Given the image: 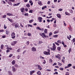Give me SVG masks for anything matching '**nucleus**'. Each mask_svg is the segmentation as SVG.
<instances>
[{
	"instance_id": "obj_1",
	"label": "nucleus",
	"mask_w": 75,
	"mask_h": 75,
	"mask_svg": "<svg viewBox=\"0 0 75 75\" xmlns=\"http://www.w3.org/2000/svg\"><path fill=\"white\" fill-rule=\"evenodd\" d=\"M53 46H52V47L50 48V50L52 51H55L56 50V49H57V46H56V45H55V43H53L52 44Z\"/></svg>"
},
{
	"instance_id": "obj_2",
	"label": "nucleus",
	"mask_w": 75,
	"mask_h": 75,
	"mask_svg": "<svg viewBox=\"0 0 75 75\" xmlns=\"http://www.w3.org/2000/svg\"><path fill=\"white\" fill-rule=\"evenodd\" d=\"M40 35H41V37H42L43 38H47L48 37V36L45 35V34L44 33H42V34H40Z\"/></svg>"
},
{
	"instance_id": "obj_3",
	"label": "nucleus",
	"mask_w": 75,
	"mask_h": 75,
	"mask_svg": "<svg viewBox=\"0 0 75 75\" xmlns=\"http://www.w3.org/2000/svg\"><path fill=\"white\" fill-rule=\"evenodd\" d=\"M12 38L14 39L16 38V34L14 32H13L11 34Z\"/></svg>"
},
{
	"instance_id": "obj_4",
	"label": "nucleus",
	"mask_w": 75,
	"mask_h": 75,
	"mask_svg": "<svg viewBox=\"0 0 75 75\" xmlns=\"http://www.w3.org/2000/svg\"><path fill=\"white\" fill-rule=\"evenodd\" d=\"M17 43V41H14L12 42L11 44V45L12 46H14Z\"/></svg>"
},
{
	"instance_id": "obj_5",
	"label": "nucleus",
	"mask_w": 75,
	"mask_h": 75,
	"mask_svg": "<svg viewBox=\"0 0 75 75\" xmlns=\"http://www.w3.org/2000/svg\"><path fill=\"white\" fill-rule=\"evenodd\" d=\"M38 21L39 23H41L42 21V18L41 17H39L38 18Z\"/></svg>"
},
{
	"instance_id": "obj_6",
	"label": "nucleus",
	"mask_w": 75,
	"mask_h": 75,
	"mask_svg": "<svg viewBox=\"0 0 75 75\" xmlns=\"http://www.w3.org/2000/svg\"><path fill=\"white\" fill-rule=\"evenodd\" d=\"M55 57L56 58H58L59 59H60L61 58V56L59 54H57V55H56L55 56Z\"/></svg>"
},
{
	"instance_id": "obj_7",
	"label": "nucleus",
	"mask_w": 75,
	"mask_h": 75,
	"mask_svg": "<svg viewBox=\"0 0 75 75\" xmlns=\"http://www.w3.org/2000/svg\"><path fill=\"white\" fill-rule=\"evenodd\" d=\"M20 10L21 13H24L25 9L24 7H22V8H21Z\"/></svg>"
},
{
	"instance_id": "obj_8",
	"label": "nucleus",
	"mask_w": 75,
	"mask_h": 75,
	"mask_svg": "<svg viewBox=\"0 0 75 75\" xmlns=\"http://www.w3.org/2000/svg\"><path fill=\"white\" fill-rule=\"evenodd\" d=\"M19 24L18 23H16V24L15 25V27L16 28H19Z\"/></svg>"
},
{
	"instance_id": "obj_9",
	"label": "nucleus",
	"mask_w": 75,
	"mask_h": 75,
	"mask_svg": "<svg viewBox=\"0 0 75 75\" xmlns=\"http://www.w3.org/2000/svg\"><path fill=\"white\" fill-rule=\"evenodd\" d=\"M35 72V70H33L32 71H30V75H33V74H34Z\"/></svg>"
},
{
	"instance_id": "obj_10",
	"label": "nucleus",
	"mask_w": 75,
	"mask_h": 75,
	"mask_svg": "<svg viewBox=\"0 0 75 75\" xmlns=\"http://www.w3.org/2000/svg\"><path fill=\"white\" fill-rule=\"evenodd\" d=\"M32 51L33 52H35V51H37V50L35 48L33 47L32 48Z\"/></svg>"
},
{
	"instance_id": "obj_11",
	"label": "nucleus",
	"mask_w": 75,
	"mask_h": 75,
	"mask_svg": "<svg viewBox=\"0 0 75 75\" xmlns=\"http://www.w3.org/2000/svg\"><path fill=\"white\" fill-rule=\"evenodd\" d=\"M38 4L40 6H42L43 4H42V3L41 1H39L38 2Z\"/></svg>"
},
{
	"instance_id": "obj_12",
	"label": "nucleus",
	"mask_w": 75,
	"mask_h": 75,
	"mask_svg": "<svg viewBox=\"0 0 75 75\" xmlns=\"http://www.w3.org/2000/svg\"><path fill=\"white\" fill-rule=\"evenodd\" d=\"M12 68L13 72H15L16 71V69L15 68V67H14L13 66L12 67Z\"/></svg>"
},
{
	"instance_id": "obj_13",
	"label": "nucleus",
	"mask_w": 75,
	"mask_h": 75,
	"mask_svg": "<svg viewBox=\"0 0 75 75\" xmlns=\"http://www.w3.org/2000/svg\"><path fill=\"white\" fill-rule=\"evenodd\" d=\"M15 64H16V60H13L11 62V64L14 65H15Z\"/></svg>"
},
{
	"instance_id": "obj_14",
	"label": "nucleus",
	"mask_w": 75,
	"mask_h": 75,
	"mask_svg": "<svg viewBox=\"0 0 75 75\" xmlns=\"http://www.w3.org/2000/svg\"><path fill=\"white\" fill-rule=\"evenodd\" d=\"M43 54L45 55H50V54H49V53L48 52L46 51H44L43 52Z\"/></svg>"
},
{
	"instance_id": "obj_15",
	"label": "nucleus",
	"mask_w": 75,
	"mask_h": 75,
	"mask_svg": "<svg viewBox=\"0 0 75 75\" xmlns=\"http://www.w3.org/2000/svg\"><path fill=\"white\" fill-rule=\"evenodd\" d=\"M38 69L40 71L42 70V68L40 65H38Z\"/></svg>"
},
{
	"instance_id": "obj_16",
	"label": "nucleus",
	"mask_w": 75,
	"mask_h": 75,
	"mask_svg": "<svg viewBox=\"0 0 75 75\" xmlns=\"http://www.w3.org/2000/svg\"><path fill=\"white\" fill-rule=\"evenodd\" d=\"M57 17H58V18H61V15L59 13H58L57 14Z\"/></svg>"
},
{
	"instance_id": "obj_17",
	"label": "nucleus",
	"mask_w": 75,
	"mask_h": 75,
	"mask_svg": "<svg viewBox=\"0 0 75 75\" xmlns=\"http://www.w3.org/2000/svg\"><path fill=\"white\" fill-rule=\"evenodd\" d=\"M8 75H13L12 74V72L11 71H8Z\"/></svg>"
},
{
	"instance_id": "obj_18",
	"label": "nucleus",
	"mask_w": 75,
	"mask_h": 75,
	"mask_svg": "<svg viewBox=\"0 0 75 75\" xmlns=\"http://www.w3.org/2000/svg\"><path fill=\"white\" fill-rule=\"evenodd\" d=\"M37 75H41V72L40 71H38V72L37 73Z\"/></svg>"
},
{
	"instance_id": "obj_19",
	"label": "nucleus",
	"mask_w": 75,
	"mask_h": 75,
	"mask_svg": "<svg viewBox=\"0 0 75 75\" xmlns=\"http://www.w3.org/2000/svg\"><path fill=\"white\" fill-rule=\"evenodd\" d=\"M7 16H13V15L10 13H8L6 14Z\"/></svg>"
},
{
	"instance_id": "obj_20",
	"label": "nucleus",
	"mask_w": 75,
	"mask_h": 75,
	"mask_svg": "<svg viewBox=\"0 0 75 75\" xmlns=\"http://www.w3.org/2000/svg\"><path fill=\"white\" fill-rule=\"evenodd\" d=\"M21 3L19 2L17 4H13V6H18V5H19V4H20Z\"/></svg>"
},
{
	"instance_id": "obj_21",
	"label": "nucleus",
	"mask_w": 75,
	"mask_h": 75,
	"mask_svg": "<svg viewBox=\"0 0 75 75\" xmlns=\"http://www.w3.org/2000/svg\"><path fill=\"white\" fill-rule=\"evenodd\" d=\"M6 49L8 50H11V51H12V50H13V48L12 47H6Z\"/></svg>"
},
{
	"instance_id": "obj_22",
	"label": "nucleus",
	"mask_w": 75,
	"mask_h": 75,
	"mask_svg": "<svg viewBox=\"0 0 75 75\" xmlns=\"http://www.w3.org/2000/svg\"><path fill=\"white\" fill-rule=\"evenodd\" d=\"M7 19L9 21H10V22H11V23H13V20L12 19H10L8 17H7Z\"/></svg>"
},
{
	"instance_id": "obj_23",
	"label": "nucleus",
	"mask_w": 75,
	"mask_h": 75,
	"mask_svg": "<svg viewBox=\"0 0 75 75\" xmlns=\"http://www.w3.org/2000/svg\"><path fill=\"white\" fill-rule=\"evenodd\" d=\"M29 3L30 4L31 6H33V1L31 0H30Z\"/></svg>"
},
{
	"instance_id": "obj_24",
	"label": "nucleus",
	"mask_w": 75,
	"mask_h": 75,
	"mask_svg": "<svg viewBox=\"0 0 75 75\" xmlns=\"http://www.w3.org/2000/svg\"><path fill=\"white\" fill-rule=\"evenodd\" d=\"M69 36H67V39H68L69 40H71V39L70 38H71V35H69Z\"/></svg>"
},
{
	"instance_id": "obj_25",
	"label": "nucleus",
	"mask_w": 75,
	"mask_h": 75,
	"mask_svg": "<svg viewBox=\"0 0 75 75\" xmlns=\"http://www.w3.org/2000/svg\"><path fill=\"white\" fill-rule=\"evenodd\" d=\"M57 50L58 51H61V47H59L57 48Z\"/></svg>"
},
{
	"instance_id": "obj_26",
	"label": "nucleus",
	"mask_w": 75,
	"mask_h": 75,
	"mask_svg": "<svg viewBox=\"0 0 75 75\" xmlns=\"http://www.w3.org/2000/svg\"><path fill=\"white\" fill-rule=\"evenodd\" d=\"M7 3L10 6H12L13 5V4H12V3L11 2L7 1Z\"/></svg>"
},
{
	"instance_id": "obj_27",
	"label": "nucleus",
	"mask_w": 75,
	"mask_h": 75,
	"mask_svg": "<svg viewBox=\"0 0 75 75\" xmlns=\"http://www.w3.org/2000/svg\"><path fill=\"white\" fill-rule=\"evenodd\" d=\"M65 14H66V15H67V16H70V15H71L70 13H69L68 12H65Z\"/></svg>"
},
{
	"instance_id": "obj_28",
	"label": "nucleus",
	"mask_w": 75,
	"mask_h": 75,
	"mask_svg": "<svg viewBox=\"0 0 75 75\" xmlns=\"http://www.w3.org/2000/svg\"><path fill=\"white\" fill-rule=\"evenodd\" d=\"M1 50H3L4 48V45L3 44H2L1 45Z\"/></svg>"
},
{
	"instance_id": "obj_29",
	"label": "nucleus",
	"mask_w": 75,
	"mask_h": 75,
	"mask_svg": "<svg viewBox=\"0 0 75 75\" xmlns=\"http://www.w3.org/2000/svg\"><path fill=\"white\" fill-rule=\"evenodd\" d=\"M27 35L29 37H30V36H31V33H28Z\"/></svg>"
},
{
	"instance_id": "obj_30",
	"label": "nucleus",
	"mask_w": 75,
	"mask_h": 75,
	"mask_svg": "<svg viewBox=\"0 0 75 75\" xmlns=\"http://www.w3.org/2000/svg\"><path fill=\"white\" fill-rule=\"evenodd\" d=\"M36 29H38V30H40V31L41 30V28H40V27H36Z\"/></svg>"
},
{
	"instance_id": "obj_31",
	"label": "nucleus",
	"mask_w": 75,
	"mask_h": 75,
	"mask_svg": "<svg viewBox=\"0 0 75 75\" xmlns=\"http://www.w3.org/2000/svg\"><path fill=\"white\" fill-rule=\"evenodd\" d=\"M25 16H26L27 17H28V13H25L24 14Z\"/></svg>"
},
{
	"instance_id": "obj_32",
	"label": "nucleus",
	"mask_w": 75,
	"mask_h": 75,
	"mask_svg": "<svg viewBox=\"0 0 75 75\" xmlns=\"http://www.w3.org/2000/svg\"><path fill=\"white\" fill-rule=\"evenodd\" d=\"M47 51L48 53H49V55H50V50L49 49H47Z\"/></svg>"
},
{
	"instance_id": "obj_33",
	"label": "nucleus",
	"mask_w": 75,
	"mask_h": 75,
	"mask_svg": "<svg viewBox=\"0 0 75 75\" xmlns=\"http://www.w3.org/2000/svg\"><path fill=\"white\" fill-rule=\"evenodd\" d=\"M6 17H7V15H4L2 16V18H6Z\"/></svg>"
},
{
	"instance_id": "obj_34",
	"label": "nucleus",
	"mask_w": 75,
	"mask_h": 75,
	"mask_svg": "<svg viewBox=\"0 0 75 75\" xmlns=\"http://www.w3.org/2000/svg\"><path fill=\"white\" fill-rule=\"evenodd\" d=\"M47 29H45V30H44L45 33L47 34Z\"/></svg>"
},
{
	"instance_id": "obj_35",
	"label": "nucleus",
	"mask_w": 75,
	"mask_h": 75,
	"mask_svg": "<svg viewBox=\"0 0 75 75\" xmlns=\"http://www.w3.org/2000/svg\"><path fill=\"white\" fill-rule=\"evenodd\" d=\"M14 67H16V68H18V66L17 64H16L14 66Z\"/></svg>"
},
{
	"instance_id": "obj_36",
	"label": "nucleus",
	"mask_w": 75,
	"mask_h": 75,
	"mask_svg": "<svg viewBox=\"0 0 75 75\" xmlns=\"http://www.w3.org/2000/svg\"><path fill=\"white\" fill-rule=\"evenodd\" d=\"M45 8H47V6H45L42 7V10H44Z\"/></svg>"
},
{
	"instance_id": "obj_37",
	"label": "nucleus",
	"mask_w": 75,
	"mask_h": 75,
	"mask_svg": "<svg viewBox=\"0 0 75 75\" xmlns=\"http://www.w3.org/2000/svg\"><path fill=\"white\" fill-rule=\"evenodd\" d=\"M67 66H68V67H69H69L72 66V64H68Z\"/></svg>"
},
{
	"instance_id": "obj_38",
	"label": "nucleus",
	"mask_w": 75,
	"mask_h": 75,
	"mask_svg": "<svg viewBox=\"0 0 75 75\" xmlns=\"http://www.w3.org/2000/svg\"><path fill=\"white\" fill-rule=\"evenodd\" d=\"M58 35H53V37H54L55 38H56L57 37H58Z\"/></svg>"
},
{
	"instance_id": "obj_39",
	"label": "nucleus",
	"mask_w": 75,
	"mask_h": 75,
	"mask_svg": "<svg viewBox=\"0 0 75 75\" xmlns=\"http://www.w3.org/2000/svg\"><path fill=\"white\" fill-rule=\"evenodd\" d=\"M6 34H7V35H8V34H9V32L8 31H7V30H6Z\"/></svg>"
},
{
	"instance_id": "obj_40",
	"label": "nucleus",
	"mask_w": 75,
	"mask_h": 75,
	"mask_svg": "<svg viewBox=\"0 0 75 75\" xmlns=\"http://www.w3.org/2000/svg\"><path fill=\"white\" fill-rule=\"evenodd\" d=\"M33 21H34V20H30L29 21V22L30 23H33Z\"/></svg>"
},
{
	"instance_id": "obj_41",
	"label": "nucleus",
	"mask_w": 75,
	"mask_h": 75,
	"mask_svg": "<svg viewBox=\"0 0 75 75\" xmlns=\"http://www.w3.org/2000/svg\"><path fill=\"white\" fill-rule=\"evenodd\" d=\"M59 33V31H55L54 33V34H57V33Z\"/></svg>"
},
{
	"instance_id": "obj_42",
	"label": "nucleus",
	"mask_w": 75,
	"mask_h": 75,
	"mask_svg": "<svg viewBox=\"0 0 75 75\" xmlns=\"http://www.w3.org/2000/svg\"><path fill=\"white\" fill-rule=\"evenodd\" d=\"M33 10H30L29 11V12L30 13H33Z\"/></svg>"
},
{
	"instance_id": "obj_43",
	"label": "nucleus",
	"mask_w": 75,
	"mask_h": 75,
	"mask_svg": "<svg viewBox=\"0 0 75 75\" xmlns=\"http://www.w3.org/2000/svg\"><path fill=\"white\" fill-rule=\"evenodd\" d=\"M57 24H53V27H54V28H55V27H57Z\"/></svg>"
},
{
	"instance_id": "obj_44",
	"label": "nucleus",
	"mask_w": 75,
	"mask_h": 75,
	"mask_svg": "<svg viewBox=\"0 0 75 75\" xmlns=\"http://www.w3.org/2000/svg\"><path fill=\"white\" fill-rule=\"evenodd\" d=\"M9 1H11V2H15V0H8Z\"/></svg>"
},
{
	"instance_id": "obj_45",
	"label": "nucleus",
	"mask_w": 75,
	"mask_h": 75,
	"mask_svg": "<svg viewBox=\"0 0 75 75\" xmlns=\"http://www.w3.org/2000/svg\"><path fill=\"white\" fill-rule=\"evenodd\" d=\"M57 42H58L59 43V44H61V43H62V42L60 40H58L57 41Z\"/></svg>"
},
{
	"instance_id": "obj_46",
	"label": "nucleus",
	"mask_w": 75,
	"mask_h": 75,
	"mask_svg": "<svg viewBox=\"0 0 75 75\" xmlns=\"http://www.w3.org/2000/svg\"><path fill=\"white\" fill-rule=\"evenodd\" d=\"M59 69L60 71H63L64 70V68L62 67H60L59 68Z\"/></svg>"
},
{
	"instance_id": "obj_47",
	"label": "nucleus",
	"mask_w": 75,
	"mask_h": 75,
	"mask_svg": "<svg viewBox=\"0 0 75 75\" xmlns=\"http://www.w3.org/2000/svg\"><path fill=\"white\" fill-rule=\"evenodd\" d=\"M20 50H21V49H20V48H19L18 50H17V52H20Z\"/></svg>"
},
{
	"instance_id": "obj_48",
	"label": "nucleus",
	"mask_w": 75,
	"mask_h": 75,
	"mask_svg": "<svg viewBox=\"0 0 75 75\" xmlns=\"http://www.w3.org/2000/svg\"><path fill=\"white\" fill-rule=\"evenodd\" d=\"M69 30L71 31H72V28H71V27H70L69 28Z\"/></svg>"
},
{
	"instance_id": "obj_49",
	"label": "nucleus",
	"mask_w": 75,
	"mask_h": 75,
	"mask_svg": "<svg viewBox=\"0 0 75 75\" xmlns=\"http://www.w3.org/2000/svg\"><path fill=\"white\" fill-rule=\"evenodd\" d=\"M26 6L27 7H30V4H28L26 5Z\"/></svg>"
},
{
	"instance_id": "obj_50",
	"label": "nucleus",
	"mask_w": 75,
	"mask_h": 75,
	"mask_svg": "<svg viewBox=\"0 0 75 75\" xmlns=\"http://www.w3.org/2000/svg\"><path fill=\"white\" fill-rule=\"evenodd\" d=\"M6 37V36L5 35H3L1 37V38H5Z\"/></svg>"
},
{
	"instance_id": "obj_51",
	"label": "nucleus",
	"mask_w": 75,
	"mask_h": 75,
	"mask_svg": "<svg viewBox=\"0 0 75 75\" xmlns=\"http://www.w3.org/2000/svg\"><path fill=\"white\" fill-rule=\"evenodd\" d=\"M71 52V48H70L69 50V54H70V52Z\"/></svg>"
},
{
	"instance_id": "obj_52",
	"label": "nucleus",
	"mask_w": 75,
	"mask_h": 75,
	"mask_svg": "<svg viewBox=\"0 0 75 75\" xmlns=\"http://www.w3.org/2000/svg\"><path fill=\"white\" fill-rule=\"evenodd\" d=\"M20 55H18L17 56V59H20Z\"/></svg>"
},
{
	"instance_id": "obj_53",
	"label": "nucleus",
	"mask_w": 75,
	"mask_h": 75,
	"mask_svg": "<svg viewBox=\"0 0 75 75\" xmlns=\"http://www.w3.org/2000/svg\"><path fill=\"white\" fill-rule=\"evenodd\" d=\"M52 59H50L49 60V62L50 63H52Z\"/></svg>"
},
{
	"instance_id": "obj_54",
	"label": "nucleus",
	"mask_w": 75,
	"mask_h": 75,
	"mask_svg": "<svg viewBox=\"0 0 75 75\" xmlns=\"http://www.w3.org/2000/svg\"><path fill=\"white\" fill-rule=\"evenodd\" d=\"M6 52L7 53H8V52H10V50H9L8 49L6 50Z\"/></svg>"
},
{
	"instance_id": "obj_55",
	"label": "nucleus",
	"mask_w": 75,
	"mask_h": 75,
	"mask_svg": "<svg viewBox=\"0 0 75 75\" xmlns=\"http://www.w3.org/2000/svg\"><path fill=\"white\" fill-rule=\"evenodd\" d=\"M54 43H55V44H56V45H58V46L59 45V43H58V42H55Z\"/></svg>"
},
{
	"instance_id": "obj_56",
	"label": "nucleus",
	"mask_w": 75,
	"mask_h": 75,
	"mask_svg": "<svg viewBox=\"0 0 75 75\" xmlns=\"http://www.w3.org/2000/svg\"><path fill=\"white\" fill-rule=\"evenodd\" d=\"M13 55L12 54H10V55L9 56V58H10L11 57H12V56H13Z\"/></svg>"
},
{
	"instance_id": "obj_57",
	"label": "nucleus",
	"mask_w": 75,
	"mask_h": 75,
	"mask_svg": "<svg viewBox=\"0 0 75 75\" xmlns=\"http://www.w3.org/2000/svg\"><path fill=\"white\" fill-rule=\"evenodd\" d=\"M30 43V42H29V41H27L26 42V45H29V43Z\"/></svg>"
},
{
	"instance_id": "obj_58",
	"label": "nucleus",
	"mask_w": 75,
	"mask_h": 75,
	"mask_svg": "<svg viewBox=\"0 0 75 75\" xmlns=\"http://www.w3.org/2000/svg\"><path fill=\"white\" fill-rule=\"evenodd\" d=\"M4 29H6V28H7V27L6 26L5 24H4Z\"/></svg>"
},
{
	"instance_id": "obj_59",
	"label": "nucleus",
	"mask_w": 75,
	"mask_h": 75,
	"mask_svg": "<svg viewBox=\"0 0 75 75\" xmlns=\"http://www.w3.org/2000/svg\"><path fill=\"white\" fill-rule=\"evenodd\" d=\"M52 34V33L51 32H50L49 34V36H50V35H51Z\"/></svg>"
},
{
	"instance_id": "obj_60",
	"label": "nucleus",
	"mask_w": 75,
	"mask_h": 75,
	"mask_svg": "<svg viewBox=\"0 0 75 75\" xmlns=\"http://www.w3.org/2000/svg\"><path fill=\"white\" fill-rule=\"evenodd\" d=\"M62 10H63L62 8H60L59 9L58 11H62Z\"/></svg>"
},
{
	"instance_id": "obj_61",
	"label": "nucleus",
	"mask_w": 75,
	"mask_h": 75,
	"mask_svg": "<svg viewBox=\"0 0 75 75\" xmlns=\"http://www.w3.org/2000/svg\"><path fill=\"white\" fill-rule=\"evenodd\" d=\"M69 75V74L68 72H67V73L65 74V75Z\"/></svg>"
},
{
	"instance_id": "obj_62",
	"label": "nucleus",
	"mask_w": 75,
	"mask_h": 75,
	"mask_svg": "<svg viewBox=\"0 0 75 75\" xmlns=\"http://www.w3.org/2000/svg\"><path fill=\"white\" fill-rule=\"evenodd\" d=\"M62 62H63L64 63V62H65V60H64V59H62Z\"/></svg>"
},
{
	"instance_id": "obj_63",
	"label": "nucleus",
	"mask_w": 75,
	"mask_h": 75,
	"mask_svg": "<svg viewBox=\"0 0 75 75\" xmlns=\"http://www.w3.org/2000/svg\"><path fill=\"white\" fill-rule=\"evenodd\" d=\"M73 42H75V38H74L73 39Z\"/></svg>"
},
{
	"instance_id": "obj_64",
	"label": "nucleus",
	"mask_w": 75,
	"mask_h": 75,
	"mask_svg": "<svg viewBox=\"0 0 75 75\" xmlns=\"http://www.w3.org/2000/svg\"><path fill=\"white\" fill-rule=\"evenodd\" d=\"M50 1H49L47 2V4H50Z\"/></svg>"
}]
</instances>
